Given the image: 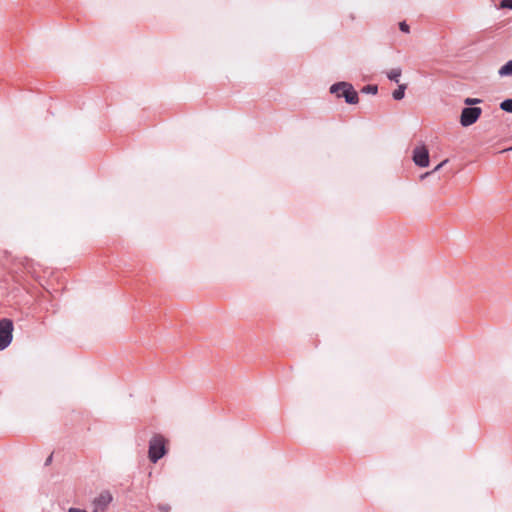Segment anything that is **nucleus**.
Returning <instances> with one entry per match:
<instances>
[{
    "label": "nucleus",
    "instance_id": "obj_1",
    "mask_svg": "<svg viewBox=\"0 0 512 512\" xmlns=\"http://www.w3.org/2000/svg\"><path fill=\"white\" fill-rule=\"evenodd\" d=\"M166 439L159 434L154 435L149 441L148 457L153 463H156L167 453Z\"/></svg>",
    "mask_w": 512,
    "mask_h": 512
},
{
    "label": "nucleus",
    "instance_id": "obj_2",
    "mask_svg": "<svg viewBox=\"0 0 512 512\" xmlns=\"http://www.w3.org/2000/svg\"><path fill=\"white\" fill-rule=\"evenodd\" d=\"M330 91L339 98L344 97L345 101L349 104H356L359 101L357 92L354 90L351 84L346 82H340L338 84L332 85Z\"/></svg>",
    "mask_w": 512,
    "mask_h": 512
},
{
    "label": "nucleus",
    "instance_id": "obj_3",
    "mask_svg": "<svg viewBox=\"0 0 512 512\" xmlns=\"http://www.w3.org/2000/svg\"><path fill=\"white\" fill-rule=\"evenodd\" d=\"M13 322L10 319L0 320V351L7 348L13 338Z\"/></svg>",
    "mask_w": 512,
    "mask_h": 512
},
{
    "label": "nucleus",
    "instance_id": "obj_4",
    "mask_svg": "<svg viewBox=\"0 0 512 512\" xmlns=\"http://www.w3.org/2000/svg\"><path fill=\"white\" fill-rule=\"evenodd\" d=\"M482 109L479 107L464 108L460 115V123L464 127L474 124L481 116Z\"/></svg>",
    "mask_w": 512,
    "mask_h": 512
},
{
    "label": "nucleus",
    "instance_id": "obj_5",
    "mask_svg": "<svg viewBox=\"0 0 512 512\" xmlns=\"http://www.w3.org/2000/svg\"><path fill=\"white\" fill-rule=\"evenodd\" d=\"M413 161L417 166L427 167L429 165V152L424 146H417L413 151Z\"/></svg>",
    "mask_w": 512,
    "mask_h": 512
},
{
    "label": "nucleus",
    "instance_id": "obj_6",
    "mask_svg": "<svg viewBox=\"0 0 512 512\" xmlns=\"http://www.w3.org/2000/svg\"><path fill=\"white\" fill-rule=\"evenodd\" d=\"M112 501V495L108 491L101 492L97 497L92 501V505L94 507V512H102L104 511L108 505Z\"/></svg>",
    "mask_w": 512,
    "mask_h": 512
},
{
    "label": "nucleus",
    "instance_id": "obj_7",
    "mask_svg": "<svg viewBox=\"0 0 512 512\" xmlns=\"http://www.w3.org/2000/svg\"><path fill=\"white\" fill-rule=\"evenodd\" d=\"M500 76H512V60L508 61L499 70Z\"/></svg>",
    "mask_w": 512,
    "mask_h": 512
},
{
    "label": "nucleus",
    "instance_id": "obj_8",
    "mask_svg": "<svg viewBox=\"0 0 512 512\" xmlns=\"http://www.w3.org/2000/svg\"><path fill=\"white\" fill-rule=\"evenodd\" d=\"M401 69L400 68H394V69H391L389 72H387V77L392 80V81H395L396 83L399 82V78L401 76Z\"/></svg>",
    "mask_w": 512,
    "mask_h": 512
},
{
    "label": "nucleus",
    "instance_id": "obj_9",
    "mask_svg": "<svg viewBox=\"0 0 512 512\" xmlns=\"http://www.w3.org/2000/svg\"><path fill=\"white\" fill-rule=\"evenodd\" d=\"M405 89H406V85L405 84H400L398 89H396L393 93H392V96L395 100H401L403 97H404V94H405Z\"/></svg>",
    "mask_w": 512,
    "mask_h": 512
},
{
    "label": "nucleus",
    "instance_id": "obj_10",
    "mask_svg": "<svg viewBox=\"0 0 512 512\" xmlns=\"http://www.w3.org/2000/svg\"><path fill=\"white\" fill-rule=\"evenodd\" d=\"M500 108L506 112L512 113V99H507L500 104Z\"/></svg>",
    "mask_w": 512,
    "mask_h": 512
},
{
    "label": "nucleus",
    "instance_id": "obj_11",
    "mask_svg": "<svg viewBox=\"0 0 512 512\" xmlns=\"http://www.w3.org/2000/svg\"><path fill=\"white\" fill-rule=\"evenodd\" d=\"M447 161H448V160H444V161H442L440 164H438V165L435 167V169H434L432 172H427V173H425V174L422 176V178H424V177H426V176H428V175L432 174L433 172H436V171L440 170V168H441L445 163H447Z\"/></svg>",
    "mask_w": 512,
    "mask_h": 512
},
{
    "label": "nucleus",
    "instance_id": "obj_12",
    "mask_svg": "<svg viewBox=\"0 0 512 512\" xmlns=\"http://www.w3.org/2000/svg\"><path fill=\"white\" fill-rule=\"evenodd\" d=\"M399 28L402 32H405V33H409V31H410L409 26L404 21L399 23Z\"/></svg>",
    "mask_w": 512,
    "mask_h": 512
},
{
    "label": "nucleus",
    "instance_id": "obj_13",
    "mask_svg": "<svg viewBox=\"0 0 512 512\" xmlns=\"http://www.w3.org/2000/svg\"><path fill=\"white\" fill-rule=\"evenodd\" d=\"M480 101H481L480 99H476V98H466L464 102L466 105H474L476 103H479Z\"/></svg>",
    "mask_w": 512,
    "mask_h": 512
},
{
    "label": "nucleus",
    "instance_id": "obj_14",
    "mask_svg": "<svg viewBox=\"0 0 512 512\" xmlns=\"http://www.w3.org/2000/svg\"><path fill=\"white\" fill-rule=\"evenodd\" d=\"M499 9L509 8L512 9V2H500Z\"/></svg>",
    "mask_w": 512,
    "mask_h": 512
},
{
    "label": "nucleus",
    "instance_id": "obj_15",
    "mask_svg": "<svg viewBox=\"0 0 512 512\" xmlns=\"http://www.w3.org/2000/svg\"><path fill=\"white\" fill-rule=\"evenodd\" d=\"M158 509L161 512H169L170 511V506L167 505V504H161V505L158 506Z\"/></svg>",
    "mask_w": 512,
    "mask_h": 512
},
{
    "label": "nucleus",
    "instance_id": "obj_16",
    "mask_svg": "<svg viewBox=\"0 0 512 512\" xmlns=\"http://www.w3.org/2000/svg\"><path fill=\"white\" fill-rule=\"evenodd\" d=\"M364 90L369 92V93L376 94L377 93V86H367Z\"/></svg>",
    "mask_w": 512,
    "mask_h": 512
},
{
    "label": "nucleus",
    "instance_id": "obj_17",
    "mask_svg": "<svg viewBox=\"0 0 512 512\" xmlns=\"http://www.w3.org/2000/svg\"><path fill=\"white\" fill-rule=\"evenodd\" d=\"M69 512H86L85 510L78 509V508H70Z\"/></svg>",
    "mask_w": 512,
    "mask_h": 512
},
{
    "label": "nucleus",
    "instance_id": "obj_18",
    "mask_svg": "<svg viewBox=\"0 0 512 512\" xmlns=\"http://www.w3.org/2000/svg\"><path fill=\"white\" fill-rule=\"evenodd\" d=\"M52 461V454L46 459L45 465H49Z\"/></svg>",
    "mask_w": 512,
    "mask_h": 512
},
{
    "label": "nucleus",
    "instance_id": "obj_19",
    "mask_svg": "<svg viewBox=\"0 0 512 512\" xmlns=\"http://www.w3.org/2000/svg\"><path fill=\"white\" fill-rule=\"evenodd\" d=\"M512 148H510L509 150H511Z\"/></svg>",
    "mask_w": 512,
    "mask_h": 512
}]
</instances>
